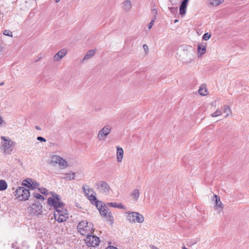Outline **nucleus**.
Wrapping results in <instances>:
<instances>
[{
  "label": "nucleus",
  "instance_id": "obj_40",
  "mask_svg": "<svg viewBox=\"0 0 249 249\" xmlns=\"http://www.w3.org/2000/svg\"><path fill=\"white\" fill-rule=\"evenodd\" d=\"M143 47L145 51L147 50L148 49V46L145 44L143 45Z\"/></svg>",
  "mask_w": 249,
  "mask_h": 249
},
{
  "label": "nucleus",
  "instance_id": "obj_17",
  "mask_svg": "<svg viewBox=\"0 0 249 249\" xmlns=\"http://www.w3.org/2000/svg\"><path fill=\"white\" fill-rule=\"evenodd\" d=\"M206 44L205 43H202L198 45L197 51L200 55L204 54L206 53Z\"/></svg>",
  "mask_w": 249,
  "mask_h": 249
},
{
  "label": "nucleus",
  "instance_id": "obj_7",
  "mask_svg": "<svg viewBox=\"0 0 249 249\" xmlns=\"http://www.w3.org/2000/svg\"><path fill=\"white\" fill-rule=\"evenodd\" d=\"M85 241L89 247H96L100 243V239L98 237L91 234L87 236Z\"/></svg>",
  "mask_w": 249,
  "mask_h": 249
},
{
  "label": "nucleus",
  "instance_id": "obj_16",
  "mask_svg": "<svg viewBox=\"0 0 249 249\" xmlns=\"http://www.w3.org/2000/svg\"><path fill=\"white\" fill-rule=\"evenodd\" d=\"M124 156V150L122 148L120 147H117V161L118 162H121L122 161V159Z\"/></svg>",
  "mask_w": 249,
  "mask_h": 249
},
{
  "label": "nucleus",
  "instance_id": "obj_9",
  "mask_svg": "<svg viewBox=\"0 0 249 249\" xmlns=\"http://www.w3.org/2000/svg\"><path fill=\"white\" fill-rule=\"evenodd\" d=\"M42 206L40 203H35L28 208L29 212L34 215L41 214Z\"/></svg>",
  "mask_w": 249,
  "mask_h": 249
},
{
  "label": "nucleus",
  "instance_id": "obj_8",
  "mask_svg": "<svg viewBox=\"0 0 249 249\" xmlns=\"http://www.w3.org/2000/svg\"><path fill=\"white\" fill-rule=\"evenodd\" d=\"M111 129L110 125H105L99 131L97 136V139L100 141L105 140L106 137L110 133Z\"/></svg>",
  "mask_w": 249,
  "mask_h": 249
},
{
  "label": "nucleus",
  "instance_id": "obj_10",
  "mask_svg": "<svg viewBox=\"0 0 249 249\" xmlns=\"http://www.w3.org/2000/svg\"><path fill=\"white\" fill-rule=\"evenodd\" d=\"M108 207L107 205L104 206L103 207L99 209V212L102 216L106 217L108 221L112 223L113 221V217L109 209L108 208Z\"/></svg>",
  "mask_w": 249,
  "mask_h": 249
},
{
  "label": "nucleus",
  "instance_id": "obj_15",
  "mask_svg": "<svg viewBox=\"0 0 249 249\" xmlns=\"http://www.w3.org/2000/svg\"><path fill=\"white\" fill-rule=\"evenodd\" d=\"M57 164H58L60 168L62 169H65L68 167V163L67 161L64 160L62 157L59 156Z\"/></svg>",
  "mask_w": 249,
  "mask_h": 249
},
{
  "label": "nucleus",
  "instance_id": "obj_20",
  "mask_svg": "<svg viewBox=\"0 0 249 249\" xmlns=\"http://www.w3.org/2000/svg\"><path fill=\"white\" fill-rule=\"evenodd\" d=\"M131 196L132 197L133 200L137 201L140 196L139 190L137 189H134L131 194Z\"/></svg>",
  "mask_w": 249,
  "mask_h": 249
},
{
  "label": "nucleus",
  "instance_id": "obj_47",
  "mask_svg": "<svg viewBox=\"0 0 249 249\" xmlns=\"http://www.w3.org/2000/svg\"><path fill=\"white\" fill-rule=\"evenodd\" d=\"M60 0H55L56 2H58Z\"/></svg>",
  "mask_w": 249,
  "mask_h": 249
},
{
  "label": "nucleus",
  "instance_id": "obj_6",
  "mask_svg": "<svg viewBox=\"0 0 249 249\" xmlns=\"http://www.w3.org/2000/svg\"><path fill=\"white\" fill-rule=\"evenodd\" d=\"M95 186L99 192L106 195L109 194L111 189L107 182L100 180L96 183Z\"/></svg>",
  "mask_w": 249,
  "mask_h": 249
},
{
  "label": "nucleus",
  "instance_id": "obj_27",
  "mask_svg": "<svg viewBox=\"0 0 249 249\" xmlns=\"http://www.w3.org/2000/svg\"><path fill=\"white\" fill-rule=\"evenodd\" d=\"M223 112L226 113L225 117H227L231 114V110L230 107L227 106H224L223 107Z\"/></svg>",
  "mask_w": 249,
  "mask_h": 249
},
{
  "label": "nucleus",
  "instance_id": "obj_38",
  "mask_svg": "<svg viewBox=\"0 0 249 249\" xmlns=\"http://www.w3.org/2000/svg\"><path fill=\"white\" fill-rule=\"evenodd\" d=\"M37 140L40 141V142H46V140L45 138L41 137V136H38L37 137Z\"/></svg>",
  "mask_w": 249,
  "mask_h": 249
},
{
  "label": "nucleus",
  "instance_id": "obj_31",
  "mask_svg": "<svg viewBox=\"0 0 249 249\" xmlns=\"http://www.w3.org/2000/svg\"><path fill=\"white\" fill-rule=\"evenodd\" d=\"M34 196L35 197H36V198H37L38 199H40L42 201H43L44 199V197L38 193H34Z\"/></svg>",
  "mask_w": 249,
  "mask_h": 249
},
{
  "label": "nucleus",
  "instance_id": "obj_14",
  "mask_svg": "<svg viewBox=\"0 0 249 249\" xmlns=\"http://www.w3.org/2000/svg\"><path fill=\"white\" fill-rule=\"evenodd\" d=\"M28 184H24V185H27L29 188L31 189H35L39 186V184L35 181L33 180L32 179H27L25 180Z\"/></svg>",
  "mask_w": 249,
  "mask_h": 249
},
{
  "label": "nucleus",
  "instance_id": "obj_34",
  "mask_svg": "<svg viewBox=\"0 0 249 249\" xmlns=\"http://www.w3.org/2000/svg\"><path fill=\"white\" fill-rule=\"evenodd\" d=\"M211 37V34L208 33H205L203 36L202 39L204 40H207L210 39Z\"/></svg>",
  "mask_w": 249,
  "mask_h": 249
},
{
  "label": "nucleus",
  "instance_id": "obj_11",
  "mask_svg": "<svg viewBox=\"0 0 249 249\" xmlns=\"http://www.w3.org/2000/svg\"><path fill=\"white\" fill-rule=\"evenodd\" d=\"M213 200L215 201V207L216 210H218V212H220L223 208V204L220 201V197L217 195H213Z\"/></svg>",
  "mask_w": 249,
  "mask_h": 249
},
{
  "label": "nucleus",
  "instance_id": "obj_43",
  "mask_svg": "<svg viewBox=\"0 0 249 249\" xmlns=\"http://www.w3.org/2000/svg\"><path fill=\"white\" fill-rule=\"evenodd\" d=\"M4 84V83L3 82H1L0 83V86H2Z\"/></svg>",
  "mask_w": 249,
  "mask_h": 249
},
{
  "label": "nucleus",
  "instance_id": "obj_13",
  "mask_svg": "<svg viewBox=\"0 0 249 249\" xmlns=\"http://www.w3.org/2000/svg\"><path fill=\"white\" fill-rule=\"evenodd\" d=\"M189 0H183L179 6V14L184 15L186 13V8Z\"/></svg>",
  "mask_w": 249,
  "mask_h": 249
},
{
  "label": "nucleus",
  "instance_id": "obj_21",
  "mask_svg": "<svg viewBox=\"0 0 249 249\" xmlns=\"http://www.w3.org/2000/svg\"><path fill=\"white\" fill-rule=\"evenodd\" d=\"M107 205L108 207H111L113 208H117L122 209H125V207L122 203H117L114 202H109L107 203Z\"/></svg>",
  "mask_w": 249,
  "mask_h": 249
},
{
  "label": "nucleus",
  "instance_id": "obj_2",
  "mask_svg": "<svg viewBox=\"0 0 249 249\" xmlns=\"http://www.w3.org/2000/svg\"><path fill=\"white\" fill-rule=\"evenodd\" d=\"M78 231L83 235H87L93 234L94 231L93 225L91 222H88L86 220H82L79 222L77 226Z\"/></svg>",
  "mask_w": 249,
  "mask_h": 249
},
{
  "label": "nucleus",
  "instance_id": "obj_41",
  "mask_svg": "<svg viewBox=\"0 0 249 249\" xmlns=\"http://www.w3.org/2000/svg\"><path fill=\"white\" fill-rule=\"evenodd\" d=\"M3 123V120L2 118L0 116V124H1Z\"/></svg>",
  "mask_w": 249,
  "mask_h": 249
},
{
  "label": "nucleus",
  "instance_id": "obj_19",
  "mask_svg": "<svg viewBox=\"0 0 249 249\" xmlns=\"http://www.w3.org/2000/svg\"><path fill=\"white\" fill-rule=\"evenodd\" d=\"M192 52L193 50L187 51L186 53L188 55V57L186 58H184V62L185 63H190L194 59V56L193 55Z\"/></svg>",
  "mask_w": 249,
  "mask_h": 249
},
{
  "label": "nucleus",
  "instance_id": "obj_1",
  "mask_svg": "<svg viewBox=\"0 0 249 249\" xmlns=\"http://www.w3.org/2000/svg\"><path fill=\"white\" fill-rule=\"evenodd\" d=\"M51 194L52 197L48 198V204L55 210L53 214L55 220L59 223L63 222L68 218L67 211L64 209V204L61 202L59 196L53 192Z\"/></svg>",
  "mask_w": 249,
  "mask_h": 249
},
{
  "label": "nucleus",
  "instance_id": "obj_36",
  "mask_svg": "<svg viewBox=\"0 0 249 249\" xmlns=\"http://www.w3.org/2000/svg\"><path fill=\"white\" fill-rule=\"evenodd\" d=\"M95 204H96V207L97 208V209H98L99 211V209H101L104 207V206H103V205H102V202L101 201H98V200L96 201Z\"/></svg>",
  "mask_w": 249,
  "mask_h": 249
},
{
  "label": "nucleus",
  "instance_id": "obj_45",
  "mask_svg": "<svg viewBox=\"0 0 249 249\" xmlns=\"http://www.w3.org/2000/svg\"><path fill=\"white\" fill-rule=\"evenodd\" d=\"M169 9L170 10L171 12H172V10L174 9V7H170Z\"/></svg>",
  "mask_w": 249,
  "mask_h": 249
},
{
  "label": "nucleus",
  "instance_id": "obj_30",
  "mask_svg": "<svg viewBox=\"0 0 249 249\" xmlns=\"http://www.w3.org/2000/svg\"><path fill=\"white\" fill-rule=\"evenodd\" d=\"M222 114V111L219 108H217L213 113L211 114L212 117H216L220 116Z\"/></svg>",
  "mask_w": 249,
  "mask_h": 249
},
{
  "label": "nucleus",
  "instance_id": "obj_4",
  "mask_svg": "<svg viewBox=\"0 0 249 249\" xmlns=\"http://www.w3.org/2000/svg\"><path fill=\"white\" fill-rule=\"evenodd\" d=\"M14 193L16 197L20 200H27L30 196L29 190L24 187H19Z\"/></svg>",
  "mask_w": 249,
  "mask_h": 249
},
{
  "label": "nucleus",
  "instance_id": "obj_26",
  "mask_svg": "<svg viewBox=\"0 0 249 249\" xmlns=\"http://www.w3.org/2000/svg\"><path fill=\"white\" fill-rule=\"evenodd\" d=\"M66 177L63 178L66 180H71L75 179V174L74 172L65 174Z\"/></svg>",
  "mask_w": 249,
  "mask_h": 249
},
{
  "label": "nucleus",
  "instance_id": "obj_5",
  "mask_svg": "<svg viewBox=\"0 0 249 249\" xmlns=\"http://www.w3.org/2000/svg\"><path fill=\"white\" fill-rule=\"evenodd\" d=\"M1 139L3 141L2 142L1 149L3 150L5 153L11 152L15 146V143L9 138H6L5 136H1Z\"/></svg>",
  "mask_w": 249,
  "mask_h": 249
},
{
  "label": "nucleus",
  "instance_id": "obj_32",
  "mask_svg": "<svg viewBox=\"0 0 249 249\" xmlns=\"http://www.w3.org/2000/svg\"><path fill=\"white\" fill-rule=\"evenodd\" d=\"M39 192L42 194L45 195H47L49 194L48 191L47 189L44 188H40L38 189Z\"/></svg>",
  "mask_w": 249,
  "mask_h": 249
},
{
  "label": "nucleus",
  "instance_id": "obj_42",
  "mask_svg": "<svg viewBox=\"0 0 249 249\" xmlns=\"http://www.w3.org/2000/svg\"><path fill=\"white\" fill-rule=\"evenodd\" d=\"M151 249H158L157 247H155V246H152L151 247Z\"/></svg>",
  "mask_w": 249,
  "mask_h": 249
},
{
  "label": "nucleus",
  "instance_id": "obj_12",
  "mask_svg": "<svg viewBox=\"0 0 249 249\" xmlns=\"http://www.w3.org/2000/svg\"><path fill=\"white\" fill-rule=\"evenodd\" d=\"M67 53V51L65 49H61L58 51L53 56V61H58L61 60Z\"/></svg>",
  "mask_w": 249,
  "mask_h": 249
},
{
  "label": "nucleus",
  "instance_id": "obj_24",
  "mask_svg": "<svg viewBox=\"0 0 249 249\" xmlns=\"http://www.w3.org/2000/svg\"><path fill=\"white\" fill-rule=\"evenodd\" d=\"M123 8L126 11H129L131 8V1L129 0H126L123 3Z\"/></svg>",
  "mask_w": 249,
  "mask_h": 249
},
{
  "label": "nucleus",
  "instance_id": "obj_33",
  "mask_svg": "<svg viewBox=\"0 0 249 249\" xmlns=\"http://www.w3.org/2000/svg\"><path fill=\"white\" fill-rule=\"evenodd\" d=\"M87 197L91 202H92L93 201L96 202V201H97V198L96 196L93 195L92 194L89 195V196H87Z\"/></svg>",
  "mask_w": 249,
  "mask_h": 249
},
{
  "label": "nucleus",
  "instance_id": "obj_3",
  "mask_svg": "<svg viewBox=\"0 0 249 249\" xmlns=\"http://www.w3.org/2000/svg\"><path fill=\"white\" fill-rule=\"evenodd\" d=\"M127 214L126 219L130 223H142L144 221L143 216L138 212H127L125 213Z\"/></svg>",
  "mask_w": 249,
  "mask_h": 249
},
{
  "label": "nucleus",
  "instance_id": "obj_28",
  "mask_svg": "<svg viewBox=\"0 0 249 249\" xmlns=\"http://www.w3.org/2000/svg\"><path fill=\"white\" fill-rule=\"evenodd\" d=\"M7 188L6 182L4 180H0V191L5 190Z\"/></svg>",
  "mask_w": 249,
  "mask_h": 249
},
{
  "label": "nucleus",
  "instance_id": "obj_22",
  "mask_svg": "<svg viewBox=\"0 0 249 249\" xmlns=\"http://www.w3.org/2000/svg\"><path fill=\"white\" fill-rule=\"evenodd\" d=\"M224 0H208V3L212 6H216L223 3Z\"/></svg>",
  "mask_w": 249,
  "mask_h": 249
},
{
  "label": "nucleus",
  "instance_id": "obj_35",
  "mask_svg": "<svg viewBox=\"0 0 249 249\" xmlns=\"http://www.w3.org/2000/svg\"><path fill=\"white\" fill-rule=\"evenodd\" d=\"M3 34L4 35L6 36H9L10 37L13 36L12 32L11 31H10V30H5L3 31Z\"/></svg>",
  "mask_w": 249,
  "mask_h": 249
},
{
  "label": "nucleus",
  "instance_id": "obj_23",
  "mask_svg": "<svg viewBox=\"0 0 249 249\" xmlns=\"http://www.w3.org/2000/svg\"><path fill=\"white\" fill-rule=\"evenodd\" d=\"M96 50H91L89 51L85 55L83 61L88 60L90 58L92 57L95 53Z\"/></svg>",
  "mask_w": 249,
  "mask_h": 249
},
{
  "label": "nucleus",
  "instance_id": "obj_18",
  "mask_svg": "<svg viewBox=\"0 0 249 249\" xmlns=\"http://www.w3.org/2000/svg\"><path fill=\"white\" fill-rule=\"evenodd\" d=\"M59 156L57 155H52L50 157V160L48 163L53 166H55L57 164L58 160H59Z\"/></svg>",
  "mask_w": 249,
  "mask_h": 249
},
{
  "label": "nucleus",
  "instance_id": "obj_37",
  "mask_svg": "<svg viewBox=\"0 0 249 249\" xmlns=\"http://www.w3.org/2000/svg\"><path fill=\"white\" fill-rule=\"evenodd\" d=\"M155 19H156V17H155L154 18H153L152 19V20H151V21L150 22V23L148 24L149 30H150L152 28V27L153 25V23L155 22Z\"/></svg>",
  "mask_w": 249,
  "mask_h": 249
},
{
  "label": "nucleus",
  "instance_id": "obj_39",
  "mask_svg": "<svg viewBox=\"0 0 249 249\" xmlns=\"http://www.w3.org/2000/svg\"><path fill=\"white\" fill-rule=\"evenodd\" d=\"M106 249H118L113 246H108L107 248Z\"/></svg>",
  "mask_w": 249,
  "mask_h": 249
},
{
  "label": "nucleus",
  "instance_id": "obj_44",
  "mask_svg": "<svg viewBox=\"0 0 249 249\" xmlns=\"http://www.w3.org/2000/svg\"><path fill=\"white\" fill-rule=\"evenodd\" d=\"M36 128L37 130H40V127H39L38 126H36Z\"/></svg>",
  "mask_w": 249,
  "mask_h": 249
},
{
  "label": "nucleus",
  "instance_id": "obj_48",
  "mask_svg": "<svg viewBox=\"0 0 249 249\" xmlns=\"http://www.w3.org/2000/svg\"><path fill=\"white\" fill-rule=\"evenodd\" d=\"M155 14H156L157 13V11H155Z\"/></svg>",
  "mask_w": 249,
  "mask_h": 249
},
{
  "label": "nucleus",
  "instance_id": "obj_25",
  "mask_svg": "<svg viewBox=\"0 0 249 249\" xmlns=\"http://www.w3.org/2000/svg\"><path fill=\"white\" fill-rule=\"evenodd\" d=\"M82 190L86 196H88L90 192H93L92 189L90 188L88 185H84L82 187Z\"/></svg>",
  "mask_w": 249,
  "mask_h": 249
},
{
  "label": "nucleus",
  "instance_id": "obj_46",
  "mask_svg": "<svg viewBox=\"0 0 249 249\" xmlns=\"http://www.w3.org/2000/svg\"><path fill=\"white\" fill-rule=\"evenodd\" d=\"M182 249H188L186 248L185 246H184L182 247Z\"/></svg>",
  "mask_w": 249,
  "mask_h": 249
},
{
  "label": "nucleus",
  "instance_id": "obj_29",
  "mask_svg": "<svg viewBox=\"0 0 249 249\" xmlns=\"http://www.w3.org/2000/svg\"><path fill=\"white\" fill-rule=\"evenodd\" d=\"M198 93L201 95H206L208 94V91L205 87H200L198 90Z\"/></svg>",
  "mask_w": 249,
  "mask_h": 249
}]
</instances>
